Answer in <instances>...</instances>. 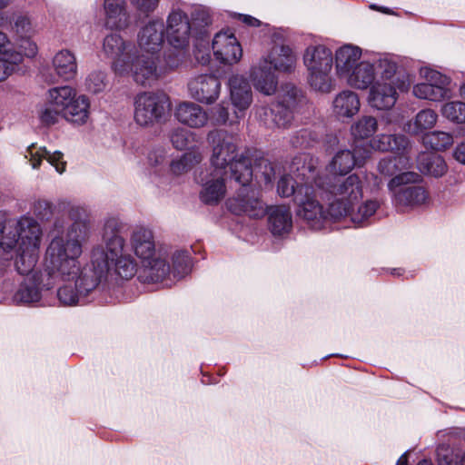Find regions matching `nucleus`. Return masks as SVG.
Instances as JSON below:
<instances>
[{"instance_id":"f257e3e1","label":"nucleus","mask_w":465,"mask_h":465,"mask_svg":"<svg viewBox=\"0 0 465 465\" xmlns=\"http://www.w3.org/2000/svg\"><path fill=\"white\" fill-rule=\"evenodd\" d=\"M69 223L56 217L51 231V241L45 251L46 290L59 282L65 283L57 291L61 304L75 305L92 291H84V267L79 258L83 246L91 235L89 213L84 207L73 205L66 212Z\"/></svg>"},{"instance_id":"f03ea898","label":"nucleus","mask_w":465,"mask_h":465,"mask_svg":"<svg viewBox=\"0 0 465 465\" xmlns=\"http://www.w3.org/2000/svg\"><path fill=\"white\" fill-rule=\"evenodd\" d=\"M123 228V223L116 218H109L104 222L101 233L104 246L94 247L91 265L84 266V291H94L110 270L125 280L135 275L137 263L131 254L125 252Z\"/></svg>"},{"instance_id":"7ed1b4c3","label":"nucleus","mask_w":465,"mask_h":465,"mask_svg":"<svg viewBox=\"0 0 465 465\" xmlns=\"http://www.w3.org/2000/svg\"><path fill=\"white\" fill-rule=\"evenodd\" d=\"M317 199L328 204L325 219H340L348 213L352 205L363 198V183L357 174L331 177H314ZM324 220V218H322ZM322 221V219L320 220Z\"/></svg>"},{"instance_id":"20e7f679","label":"nucleus","mask_w":465,"mask_h":465,"mask_svg":"<svg viewBox=\"0 0 465 465\" xmlns=\"http://www.w3.org/2000/svg\"><path fill=\"white\" fill-rule=\"evenodd\" d=\"M207 140L212 146L211 164L215 172L231 175L238 183H250L253 170L248 157L239 153L237 139L225 130H213L208 133Z\"/></svg>"},{"instance_id":"39448f33","label":"nucleus","mask_w":465,"mask_h":465,"mask_svg":"<svg viewBox=\"0 0 465 465\" xmlns=\"http://www.w3.org/2000/svg\"><path fill=\"white\" fill-rule=\"evenodd\" d=\"M305 103L303 91L292 83H285L281 85L272 107H261L257 110V114L270 128H288L294 119V114Z\"/></svg>"},{"instance_id":"423d86ee","label":"nucleus","mask_w":465,"mask_h":465,"mask_svg":"<svg viewBox=\"0 0 465 465\" xmlns=\"http://www.w3.org/2000/svg\"><path fill=\"white\" fill-rule=\"evenodd\" d=\"M310 177L304 183L293 180L290 175H282L277 184L278 194L282 197H294L299 206L298 215L308 222H320L325 218L322 204L316 195L315 183H309Z\"/></svg>"},{"instance_id":"0eeeda50","label":"nucleus","mask_w":465,"mask_h":465,"mask_svg":"<svg viewBox=\"0 0 465 465\" xmlns=\"http://www.w3.org/2000/svg\"><path fill=\"white\" fill-rule=\"evenodd\" d=\"M420 181V175L414 172L400 173L388 183V190L392 203L400 210L413 208L425 203L428 194L422 186L415 183Z\"/></svg>"},{"instance_id":"6e6552de","label":"nucleus","mask_w":465,"mask_h":465,"mask_svg":"<svg viewBox=\"0 0 465 465\" xmlns=\"http://www.w3.org/2000/svg\"><path fill=\"white\" fill-rule=\"evenodd\" d=\"M171 109L168 96L163 93L141 92L134 100V119L143 127L163 121Z\"/></svg>"},{"instance_id":"1a4fd4ad","label":"nucleus","mask_w":465,"mask_h":465,"mask_svg":"<svg viewBox=\"0 0 465 465\" xmlns=\"http://www.w3.org/2000/svg\"><path fill=\"white\" fill-rule=\"evenodd\" d=\"M42 237L39 223L32 217L10 219L0 225V253H9L18 249L22 242Z\"/></svg>"},{"instance_id":"9d476101","label":"nucleus","mask_w":465,"mask_h":465,"mask_svg":"<svg viewBox=\"0 0 465 465\" xmlns=\"http://www.w3.org/2000/svg\"><path fill=\"white\" fill-rule=\"evenodd\" d=\"M420 73L426 82L413 86L412 94L415 97L431 102H440L450 97V79L448 76L428 67L421 68Z\"/></svg>"},{"instance_id":"9b49d317","label":"nucleus","mask_w":465,"mask_h":465,"mask_svg":"<svg viewBox=\"0 0 465 465\" xmlns=\"http://www.w3.org/2000/svg\"><path fill=\"white\" fill-rule=\"evenodd\" d=\"M241 189L237 194L231 197L226 202L228 210L236 214H246L252 218L262 217L265 213V208L263 203L260 200L259 192L251 189L248 185L240 183Z\"/></svg>"},{"instance_id":"f8f14e48","label":"nucleus","mask_w":465,"mask_h":465,"mask_svg":"<svg viewBox=\"0 0 465 465\" xmlns=\"http://www.w3.org/2000/svg\"><path fill=\"white\" fill-rule=\"evenodd\" d=\"M103 52L112 59V68L114 73L118 75H124L129 70L128 60L134 53L132 44L118 34H110L104 39Z\"/></svg>"},{"instance_id":"ddd939ff","label":"nucleus","mask_w":465,"mask_h":465,"mask_svg":"<svg viewBox=\"0 0 465 465\" xmlns=\"http://www.w3.org/2000/svg\"><path fill=\"white\" fill-rule=\"evenodd\" d=\"M164 32L173 47L180 50L186 48L193 34L188 15L179 8L172 9L166 18Z\"/></svg>"},{"instance_id":"4468645a","label":"nucleus","mask_w":465,"mask_h":465,"mask_svg":"<svg viewBox=\"0 0 465 465\" xmlns=\"http://www.w3.org/2000/svg\"><path fill=\"white\" fill-rule=\"evenodd\" d=\"M212 48L215 59L225 65L237 64L242 56L240 42L229 30L220 31L214 35Z\"/></svg>"},{"instance_id":"2eb2a0df","label":"nucleus","mask_w":465,"mask_h":465,"mask_svg":"<svg viewBox=\"0 0 465 465\" xmlns=\"http://www.w3.org/2000/svg\"><path fill=\"white\" fill-rule=\"evenodd\" d=\"M140 52L154 56L164 45V24L161 19H151L142 26L136 36Z\"/></svg>"},{"instance_id":"dca6fc26","label":"nucleus","mask_w":465,"mask_h":465,"mask_svg":"<svg viewBox=\"0 0 465 465\" xmlns=\"http://www.w3.org/2000/svg\"><path fill=\"white\" fill-rule=\"evenodd\" d=\"M221 81L213 74H200L193 77L188 84V90L196 101L212 104L220 95Z\"/></svg>"},{"instance_id":"f3484780","label":"nucleus","mask_w":465,"mask_h":465,"mask_svg":"<svg viewBox=\"0 0 465 465\" xmlns=\"http://www.w3.org/2000/svg\"><path fill=\"white\" fill-rule=\"evenodd\" d=\"M128 64L129 70L124 75L132 74L134 82L141 85H151L159 77L155 56H145L134 52Z\"/></svg>"},{"instance_id":"a211bd4d","label":"nucleus","mask_w":465,"mask_h":465,"mask_svg":"<svg viewBox=\"0 0 465 465\" xmlns=\"http://www.w3.org/2000/svg\"><path fill=\"white\" fill-rule=\"evenodd\" d=\"M45 282V269L43 272H35L32 275L25 276L14 295V301L21 304H31L39 302L42 296L41 291L45 289V286H44Z\"/></svg>"},{"instance_id":"6ab92c4d","label":"nucleus","mask_w":465,"mask_h":465,"mask_svg":"<svg viewBox=\"0 0 465 465\" xmlns=\"http://www.w3.org/2000/svg\"><path fill=\"white\" fill-rule=\"evenodd\" d=\"M250 80L258 92L265 95H272L278 88V77L268 65L267 60L262 58L250 70Z\"/></svg>"},{"instance_id":"aec40b11","label":"nucleus","mask_w":465,"mask_h":465,"mask_svg":"<svg viewBox=\"0 0 465 465\" xmlns=\"http://www.w3.org/2000/svg\"><path fill=\"white\" fill-rule=\"evenodd\" d=\"M42 237H35L29 242H22L15 252V266L20 274L32 275L38 260V250Z\"/></svg>"},{"instance_id":"412c9836","label":"nucleus","mask_w":465,"mask_h":465,"mask_svg":"<svg viewBox=\"0 0 465 465\" xmlns=\"http://www.w3.org/2000/svg\"><path fill=\"white\" fill-rule=\"evenodd\" d=\"M368 99L370 105L373 108L391 109L398 99L395 82L376 81L371 87Z\"/></svg>"},{"instance_id":"4be33fe9","label":"nucleus","mask_w":465,"mask_h":465,"mask_svg":"<svg viewBox=\"0 0 465 465\" xmlns=\"http://www.w3.org/2000/svg\"><path fill=\"white\" fill-rule=\"evenodd\" d=\"M268 61V65L274 71L284 74L294 72L297 64V55L289 45H274L268 55L262 57Z\"/></svg>"},{"instance_id":"5701e85b","label":"nucleus","mask_w":465,"mask_h":465,"mask_svg":"<svg viewBox=\"0 0 465 465\" xmlns=\"http://www.w3.org/2000/svg\"><path fill=\"white\" fill-rule=\"evenodd\" d=\"M131 247L140 260L143 262L147 259L153 258L159 253L155 249V242L153 232L144 227H136L130 236Z\"/></svg>"},{"instance_id":"b1692460","label":"nucleus","mask_w":465,"mask_h":465,"mask_svg":"<svg viewBox=\"0 0 465 465\" xmlns=\"http://www.w3.org/2000/svg\"><path fill=\"white\" fill-rule=\"evenodd\" d=\"M174 116L181 124L191 128H202L209 120L207 112L193 102L179 104L175 108Z\"/></svg>"},{"instance_id":"393cba45","label":"nucleus","mask_w":465,"mask_h":465,"mask_svg":"<svg viewBox=\"0 0 465 465\" xmlns=\"http://www.w3.org/2000/svg\"><path fill=\"white\" fill-rule=\"evenodd\" d=\"M226 175L227 174L215 171L210 173L207 180L203 183L199 194L203 203L215 205L223 199L226 193Z\"/></svg>"},{"instance_id":"a878e982","label":"nucleus","mask_w":465,"mask_h":465,"mask_svg":"<svg viewBox=\"0 0 465 465\" xmlns=\"http://www.w3.org/2000/svg\"><path fill=\"white\" fill-rule=\"evenodd\" d=\"M25 157L34 169H38L43 159H45L60 174L65 171L66 162L63 160L64 154L59 151L50 153L45 147L32 143L26 148Z\"/></svg>"},{"instance_id":"bb28decb","label":"nucleus","mask_w":465,"mask_h":465,"mask_svg":"<svg viewBox=\"0 0 465 465\" xmlns=\"http://www.w3.org/2000/svg\"><path fill=\"white\" fill-rule=\"evenodd\" d=\"M231 101L240 114L245 113L252 102V93L249 82L242 75H232L229 79Z\"/></svg>"},{"instance_id":"cd10ccee","label":"nucleus","mask_w":465,"mask_h":465,"mask_svg":"<svg viewBox=\"0 0 465 465\" xmlns=\"http://www.w3.org/2000/svg\"><path fill=\"white\" fill-rule=\"evenodd\" d=\"M303 63L308 72L331 70L332 53L324 45H311L305 50Z\"/></svg>"},{"instance_id":"c85d7f7f","label":"nucleus","mask_w":465,"mask_h":465,"mask_svg":"<svg viewBox=\"0 0 465 465\" xmlns=\"http://www.w3.org/2000/svg\"><path fill=\"white\" fill-rule=\"evenodd\" d=\"M361 49L356 45H344L335 53L337 74L343 78L361 62Z\"/></svg>"},{"instance_id":"c756f323","label":"nucleus","mask_w":465,"mask_h":465,"mask_svg":"<svg viewBox=\"0 0 465 465\" xmlns=\"http://www.w3.org/2000/svg\"><path fill=\"white\" fill-rule=\"evenodd\" d=\"M140 278L146 282H163L170 273V266L159 252L153 258L141 262Z\"/></svg>"},{"instance_id":"7c9ffc66","label":"nucleus","mask_w":465,"mask_h":465,"mask_svg":"<svg viewBox=\"0 0 465 465\" xmlns=\"http://www.w3.org/2000/svg\"><path fill=\"white\" fill-rule=\"evenodd\" d=\"M269 228L274 235H284L289 233L292 227V213L284 205L272 206L268 209Z\"/></svg>"},{"instance_id":"2f4dec72","label":"nucleus","mask_w":465,"mask_h":465,"mask_svg":"<svg viewBox=\"0 0 465 465\" xmlns=\"http://www.w3.org/2000/svg\"><path fill=\"white\" fill-rule=\"evenodd\" d=\"M360 107L359 95L351 90L340 92L332 102L333 113L341 118H351L360 111Z\"/></svg>"},{"instance_id":"473e14b6","label":"nucleus","mask_w":465,"mask_h":465,"mask_svg":"<svg viewBox=\"0 0 465 465\" xmlns=\"http://www.w3.org/2000/svg\"><path fill=\"white\" fill-rule=\"evenodd\" d=\"M347 84L356 89L365 90L375 83V67L367 61H361L358 66L343 77Z\"/></svg>"},{"instance_id":"72a5a7b5","label":"nucleus","mask_w":465,"mask_h":465,"mask_svg":"<svg viewBox=\"0 0 465 465\" xmlns=\"http://www.w3.org/2000/svg\"><path fill=\"white\" fill-rule=\"evenodd\" d=\"M90 100L86 95L75 94L64 114V119L77 125L86 124L90 114Z\"/></svg>"},{"instance_id":"f704fd0d","label":"nucleus","mask_w":465,"mask_h":465,"mask_svg":"<svg viewBox=\"0 0 465 465\" xmlns=\"http://www.w3.org/2000/svg\"><path fill=\"white\" fill-rule=\"evenodd\" d=\"M397 155L382 158L377 166L380 174L385 177H393L405 173L404 170L410 167V158L406 152L397 153Z\"/></svg>"},{"instance_id":"c9c22d12","label":"nucleus","mask_w":465,"mask_h":465,"mask_svg":"<svg viewBox=\"0 0 465 465\" xmlns=\"http://www.w3.org/2000/svg\"><path fill=\"white\" fill-rule=\"evenodd\" d=\"M409 145L410 141L403 134H380L371 140V146L374 151L406 152Z\"/></svg>"},{"instance_id":"e433bc0d","label":"nucleus","mask_w":465,"mask_h":465,"mask_svg":"<svg viewBox=\"0 0 465 465\" xmlns=\"http://www.w3.org/2000/svg\"><path fill=\"white\" fill-rule=\"evenodd\" d=\"M54 69L60 78L72 80L77 74V63L74 54L68 50H61L53 58Z\"/></svg>"},{"instance_id":"4c0bfd02","label":"nucleus","mask_w":465,"mask_h":465,"mask_svg":"<svg viewBox=\"0 0 465 465\" xmlns=\"http://www.w3.org/2000/svg\"><path fill=\"white\" fill-rule=\"evenodd\" d=\"M418 167L425 174L441 177L448 170L444 158L435 153H422L418 159Z\"/></svg>"},{"instance_id":"58836bf2","label":"nucleus","mask_w":465,"mask_h":465,"mask_svg":"<svg viewBox=\"0 0 465 465\" xmlns=\"http://www.w3.org/2000/svg\"><path fill=\"white\" fill-rule=\"evenodd\" d=\"M438 121V114L430 108L420 110L416 116L407 123L406 131L411 134H419L432 129Z\"/></svg>"},{"instance_id":"ea45409f","label":"nucleus","mask_w":465,"mask_h":465,"mask_svg":"<svg viewBox=\"0 0 465 465\" xmlns=\"http://www.w3.org/2000/svg\"><path fill=\"white\" fill-rule=\"evenodd\" d=\"M105 25L115 30H125L131 25V15L127 5L104 8Z\"/></svg>"},{"instance_id":"a19ab883","label":"nucleus","mask_w":465,"mask_h":465,"mask_svg":"<svg viewBox=\"0 0 465 465\" xmlns=\"http://www.w3.org/2000/svg\"><path fill=\"white\" fill-rule=\"evenodd\" d=\"M379 206L375 200H367L364 203L361 201L358 204L352 205L343 217L348 216L353 223L361 226L376 213Z\"/></svg>"},{"instance_id":"79ce46f5","label":"nucleus","mask_w":465,"mask_h":465,"mask_svg":"<svg viewBox=\"0 0 465 465\" xmlns=\"http://www.w3.org/2000/svg\"><path fill=\"white\" fill-rule=\"evenodd\" d=\"M213 20L210 10L204 6H198L191 14V27L193 35L202 38L209 34Z\"/></svg>"},{"instance_id":"37998d69","label":"nucleus","mask_w":465,"mask_h":465,"mask_svg":"<svg viewBox=\"0 0 465 465\" xmlns=\"http://www.w3.org/2000/svg\"><path fill=\"white\" fill-rule=\"evenodd\" d=\"M75 94L76 91L68 85L54 87L49 89L46 100L64 114Z\"/></svg>"},{"instance_id":"c03bdc74","label":"nucleus","mask_w":465,"mask_h":465,"mask_svg":"<svg viewBox=\"0 0 465 465\" xmlns=\"http://www.w3.org/2000/svg\"><path fill=\"white\" fill-rule=\"evenodd\" d=\"M212 120L215 125L234 126L240 124L243 118V114H240L235 108L232 114H230L229 107L223 102L214 106L212 111Z\"/></svg>"},{"instance_id":"a18cd8bd","label":"nucleus","mask_w":465,"mask_h":465,"mask_svg":"<svg viewBox=\"0 0 465 465\" xmlns=\"http://www.w3.org/2000/svg\"><path fill=\"white\" fill-rule=\"evenodd\" d=\"M357 165L355 157L350 150L338 152L330 163L328 169L331 173L346 174Z\"/></svg>"},{"instance_id":"49530a36","label":"nucleus","mask_w":465,"mask_h":465,"mask_svg":"<svg viewBox=\"0 0 465 465\" xmlns=\"http://www.w3.org/2000/svg\"><path fill=\"white\" fill-rule=\"evenodd\" d=\"M453 142L452 134L442 131L430 132L422 137L423 144L435 151H444L450 148Z\"/></svg>"},{"instance_id":"de8ad7c7","label":"nucleus","mask_w":465,"mask_h":465,"mask_svg":"<svg viewBox=\"0 0 465 465\" xmlns=\"http://www.w3.org/2000/svg\"><path fill=\"white\" fill-rule=\"evenodd\" d=\"M378 128L376 118L362 116L351 126V134L355 140H365L371 137Z\"/></svg>"},{"instance_id":"09e8293b","label":"nucleus","mask_w":465,"mask_h":465,"mask_svg":"<svg viewBox=\"0 0 465 465\" xmlns=\"http://www.w3.org/2000/svg\"><path fill=\"white\" fill-rule=\"evenodd\" d=\"M444 118L455 124L465 123V103L461 101H451L445 103L440 109Z\"/></svg>"},{"instance_id":"8fccbe9b","label":"nucleus","mask_w":465,"mask_h":465,"mask_svg":"<svg viewBox=\"0 0 465 465\" xmlns=\"http://www.w3.org/2000/svg\"><path fill=\"white\" fill-rule=\"evenodd\" d=\"M196 134L183 127L177 126L169 133V139L177 150L188 148L194 142Z\"/></svg>"},{"instance_id":"3c124183","label":"nucleus","mask_w":465,"mask_h":465,"mask_svg":"<svg viewBox=\"0 0 465 465\" xmlns=\"http://www.w3.org/2000/svg\"><path fill=\"white\" fill-rule=\"evenodd\" d=\"M279 166L267 159H261L254 168V176L260 183L271 184Z\"/></svg>"},{"instance_id":"603ef678","label":"nucleus","mask_w":465,"mask_h":465,"mask_svg":"<svg viewBox=\"0 0 465 465\" xmlns=\"http://www.w3.org/2000/svg\"><path fill=\"white\" fill-rule=\"evenodd\" d=\"M202 157L194 153H185L180 158L172 161L170 164L171 172L175 175L187 173L192 167L200 163Z\"/></svg>"},{"instance_id":"864d4df0","label":"nucleus","mask_w":465,"mask_h":465,"mask_svg":"<svg viewBox=\"0 0 465 465\" xmlns=\"http://www.w3.org/2000/svg\"><path fill=\"white\" fill-rule=\"evenodd\" d=\"M23 62L21 53H12L10 55L0 56V82L6 80L15 73L19 64Z\"/></svg>"},{"instance_id":"5fc2aeb1","label":"nucleus","mask_w":465,"mask_h":465,"mask_svg":"<svg viewBox=\"0 0 465 465\" xmlns=\"http://www.w3.org/2000/svg\"><path fill=\"white\" fill-rule=\"evenodd\" d=\"M331 70H321L309 72L308 82L312 89L322 93H329L331 90Z\"/></svg>"},{"instance_id":"6e6d98bb","label":"nucleus","mask_w":465,"mask_h":465,"mask_svg":"<svg viewBox=\"0 0 465 465\" xmlns=\"http://www.w3.org/2000/svg\"><path fill=\"white\" fill-rule=\"evenodd\" d=\"M107 85V76L104 71L94 70L88 74L84 81L85 90L91 94L103 92Z\"/></svg>"},{"instance_id":"4d7b16f0","label":"nucleus","mask_w":465,"mask_h":465,"mask_svg":"<svg viewBox=\"0 0 465 465\" xmlns=\"http://www.w3.org/2000/svg\"><path fill=\"white\" fill-rule=\"evenodd\" d=\"M61 117L64 118V113L51 105V103L47 100L38 110L39 121L45 126L57 124Z\"/></svg>"},{"instance_id":"13d9d810","label":"nucleus","mask_w":465,"mask_h":465,"mask_svg":"<svg viewBox=\"0 0 465 465\" xmlns=\"http://www.w3.org/2000/svg\"><path fill=\"white\" fill-rule=\"evenodd\" d=\"M321 137L322 134L316 130L305 128L296 133L292 139V143L296 147H310L317 143Z\"/></svg>"},{"instance_id":"bf43d9fd","label":"nucleus","mask_w":465,"mask_h":465,"mask_svg":"<svg viewBox=\"0 0 465 465\" xmlns=\"http://www.w3.org/2000/svg\"><path fill=\"white\" fill-rule=\"evenodd\" d=\"M397 68V63L388 56L381 57L376 62V69L381 75V81L395 82L394 76L396 74Z\"/></svg>"},{"instance_id":"052dcab7","label":"nucleus","mask_w":465,"mask_h":465,"mask_svg":"<svg viewBox=\"0 0 465 465\" xmlns=\"http://www.w3.org/2000/svg\"><path fill=\"white\" fill-rule=\"evenodd\" d=\"M190 270V257L187 252L179 251L173 255V272L175 277H183Z\"/></svg>"},{"instance_id":"680f3d73","label":"nucleus","mask_w":465,"mask_h":465,"mask_svg":"<svg viewBox=\"0 0 465 465\" xmlns=\"http://www.w3.org/2000/svg\"><path fill=\"white\" fill-rule=\"evenodd\" d=\"M13 30L18 39L31 38L35 32L31 20L25 15H20L15 19Z\"/></svg>"},{"instance_id":"e2e57ef3","label":"nucleus","mask_w":465,"mask_h":465,"mask_svg":"<svg viewBox=\"0 0 465 465\" xmlns=\"http://www.w3.org/2000/svg\"><path fill=\"white\" fill-rule=\"evenodd\" d=\"M372 151L374 150L371 146V140L369 142L356 140L352 153L357 165H363L365 161L371 157Z\"/></svg>"},{"instance_id":"0e129e2a","label":"nucleus","mask_w":465,"mask_h":465,"mask_svg":"<svg viewBox=\"0 0 465 465\" xmlns=\"http://www.w3.org/2000/svg\"><path fill=\"white\" fill-rule=\"evenodd\" d=\"M437 461L439 465H458L453 450L445 444L440 445L437 449Z\"/></svg>"},{"instance_id":"69168bd1","label":"nucleus","mask_w":465,"mask_h":465,"mask_svg":"<svg viewBox=\"0 0 465 465\" xmlns=\"http://www.w3.org/2000/svg\"><path fill=\"white\" fill-rule=\"evenodd\" d=\"M134 9L144 16H148L158 6L159 0H129Z\"/></svg>"},{"instance_id":"338daca9","label":"nucleus","mask_w":465,"mask_h":465,"mask_svg":"<svg viewBox=\"0 0 465 465\" xmlns=\"http://www.w3.org/2000/svg\"><path fill=\"white\" fill-rule=\"evenodd\" d=\"M19 51L23 57H35L38 52V47L30 38L19 39Z\"/></svg>"},{"instance_id":"774afa93","label":"nucleus","mask_w":465,"mask_h":465,"mask_svg":"<svg viewBox=\"0 0 465 465\" xmlns=\"http://www.w3.org/2000/svg\"><path fill=\"white\" fill-rule=\"evenodd\" d=\"M34 213L41 219H48L51 214V204L46 201H38L35 203Z\"/></svg>"}]
</instances>
